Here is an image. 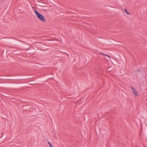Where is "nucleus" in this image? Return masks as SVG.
<instances>
[{
	"instance_id": "obj_6",
	"label": "nucleus",
	"mask_w": 147,
	"mask_h": 147,
	"mask_svg": "<svg viewBox=\"0 0 147 147\" xmlns=\"http://www.w3.org/2000/svg\"><path fill=\"white\" fill-rule=\"evenodd\" d=\"M105 55L107 56L109 58H110L109 56L108 55L105 54Z\"/></svg>"
},
{
	"instance_id": "obj_8",
	"label": "nucleus",
	"mask_w": 147,
	"mask_h": 147,
	"mask_svg": "<svg viewBox=\"0 0 147 147\" xmlns=\"http://www.w3.org/2000/svg\"><path fill=\"white\" fill-rule=\"evenodd\" d=\"M100 54H102L103 55H105V54H104V53H100Z\"/></svg>"
},
{
	"instance_id": "obj_1",
	"label": "nucleus",
	"mask_w": 147,
	"mask_h": 147,
	"mask_svg": "<svg viewBox=\"0 0 147 147\" xmlns=\"http://www.w3.org/2000/svg\"><path fill=\"white\" fill-rule=\"evenodd\" d=\"M34 11L38 19L44 22L46 21V20L43 15L37 11L36 10H34Z\"/></svg>"
},
{
	"instance_id": "obj_4",
	"label": "nucleus",
	"mask_w": 147,
	"mask_h": 147,
	"mask_svg": "<svg viewBox=\"0 0 147 147\" xmlns=\"http://www.w3.org/2000/svg\"><path fill=\"white\" fill-rule=\"evenodd\" d=\"M48 143H49V145L51 147H53V146H52V144L50 142H48Z\"/></svg>"
},
{
	"instance_id": "obj_3",
	"label": "nucleus",
	"mask_w": 147,
	"mask_h": 147,
	"mask_svg": "<svg viewBox=\"0 0 147 147\" xmlns=\"http://www.w3.org/2000/svg\"><path fill=\"white\" fill-rule=\"evenodd\" d=\"M125 12L127 14L130 15V13L127 11V9H124Z\"/></svg>"
},
{
	"instance_id": "obj_2",
	"label": "nucleus",
	"mask_w": 147,
	"mask_h": 147,
	"mask_svg": "<svg viewBox=\"0 0 147 147\" xmlns=\"http://www.w3.org/2000/svg\"><path fill=\"white\" fill-rule=\"evenodd\" d=\"M130 88L131 89V92L134 95L136 96H138V94L137 91L131 86H130Z\"/></svg>"
},
{
	"instance_id": "obj_7",
	"label": "nucleus",
	"mask_w": 147,
	"mask_h": 147,
	"mask_svg": "<svg viewBox=\"0 0 147 147\" xmlns=\"http://www.w3.org/2000/svg\"><path fill=\"white\" fill-rule=\"evenodd\" d=\"M100 54H102L103 55H105V54H104V53H100Z\"/></svg>"
},
{
	"instance_id": "obj_5",
	"label": "nucleus",
	"mask_w": 147,
	"mask_h": 147,
	"mask_svg": "<svg viewBox=\"0 0 147 147\" xmlns=\"http://www.w3.org/2000/svg\"><path fill=\"white\" fill-rule=\"evenodd\" d=\"M1 134V137H0V138H1L2 137H3V133L2 132Z\"/></svg>"
}]
</instances>
